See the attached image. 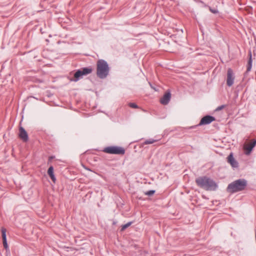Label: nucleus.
<instances>
[{"label": "nucleus", "mask_w": 256, "mask_h": 256, "mask_svg": "<svg viewBox=\"0 0 256 256\" xmlns=\"http://www.w3.org/2000/svg\"><path fill=\"white\" fill-rule=\"evenodd\" d=\"M210 11L212 12V13H214V14H216V13H218V11L217 10H212V9L211 8H210Z\"/></svg>", "instance_id": "aec40b11"}, {"label": "nucleus", "mask_w": 256, "mask_h": 256, "mask_svg": "<svg viewBox=\"0 0 256 256\" xmlns=\"http://www.w3.org/2000/svg\"><path fill=\"white\" fill-rule=\"evenodd\" d=\"M128 106L132 108H138V106L134 103H130Z\"/></svg>", "instance_id": "f3484780"}, {"label": "nucleus", "mask_w": 256, "mask_h": 256, "mask_svg": "<svg viewBox=\"0 0 256 256\" xmlns=\"http://www.w3.org/2000/svg\"><path fill=\"white\" fill-rule=\"evenodd\" d=\"M6 230L5 228H2V238L3 242V244L4 248L6 250L8 248V244L6 241Z\"/></svg>", "instance_id": "9b49d317"}, {"label": "nucleus", "mask_w": 256, "mask_h": 256, "mask_svg": "<svg viewBox=\"0 0 256 256\" xmlns=\"http://www.w3.org/2000/svg\"><path fill=\"white\" fill-rule=\"evenodd\" d=\"M196 183L198 186L207 191H214L218 188L216 182L206 176L198 178L196 180Z\"/></svg>", "instance_id": "f257e3e1"}, {"label": "nucleus", "mask_w": 256, "mask_h": 256, "mask_svg": "<svg viewBox=\"0 0 256 256\" xmlns=\"http://www.w3.org/2000/svg\"><path fill=\"white\" fill-rule=\"evenodd\" d=\"M92 72V69L90 68H82L77 70L74 74V81L76 82L81 78L82 76L87 75Z\"/></svg>", "instance_id": "39448f33"}, {"label": "nucleus", "mask_w": 256, "mask_h": 256, "mask_svg": "<svg viewBox=\"0 0 256 256\" xmlns=\"http://www.w3.org/2000/svg\"><path fill=\"white\" fill-rule=\"evenodd\" d=\"M19 138L24 142H26L28 140V136L27 132L22 126L19 129Z\"/></svg>", "instance_id": "1a4fd4ad"}, {"label": "nucleus", "mask_w": 256, "mask_h": 256, "mask_svg": "<svg viewBox=\"0 0 256 256\" xmlns=\"http://www.w3.org/2000/svg\"><path fill=\"white\" fill-rule=\"evenodd\" d=\"M228 162L234 168H237L238 166V163L234 158L232 154H230L228 157Z\"/></svg>", "instance_id": "9d476101"}, {"label": "nucleus", "mask_w": 256, "mask_h": 256, "mask_svg": "<svg viewBox=\"0 0 256 256\" xmlns=\"http://www.w3.org/2000/svg\"><path fill=\"white\" fill-rule=\"evenodd\" d=\"M170 98V92L166 93L163 97L160 99V103L162 104H166L168 103Z\"/></svg>", "instance_id": "f8f14e48"}, {"label": "nucleus", "mask_w": 256, "mask_h": 256, "mask_svg": "<svg viewBox=\"0 0 256 256\" xmlns=\"http://www.w3.org/2000/svg\"><path fill=\"white\" fill-rule=\"evenodd\" d=\"M48 174L49 175L51 180L54 182H55L56 181V178L54 174V168L52 166H50L48 170Z\"/></svg>", "instance_id": "ddd939ff"}, {"label": "nucleus", "mask_w": 256, "mask_h": 256, "mask_svg": "<svg viewBox=\"0 0 256 256\" xmlns=\"http://www.w3.org/2000/svg\"><path fill=\"white\" fill-rule=\"evenodd\" d=\"M155 142H156V140H146L144 143L145 144H152L153 143H154Z\"/></svg>", "instance_id": "2eb2a0df"}, {"label": "nucleus", "mask_w": 256, "mask_h": 256, "mask_svg": "<svg viewBox=\"0 0 256 256\" xmlns=\"http://www.w3.org/2000/svg\"><path fill=\"white\" fill-rule=\"evenodd\" d=\"M214 120L215 118L214 117L210 116H206L201 119L199 125L202 126L208 124Z\"/></svg>", "instance_id": "6e6552de"}, {"label": "nucleus", "mask_w": 256, "mask_h": 256, "mask_svg": "<svg viewBox=\"0 0 256 256\" xmlns=\"http://www.w3.org/2000/svg\"><path fill=\"white\" fill-rule=\"evenodd\" d=\"M132 224V222H129L127 224H124L122 226V230H124L126 228H128L129 226H130Z\"/></svg>", "instance_id": "4468645a"}, {"label": "nucleus", "mask_w": 256, "mask_h": 256, "mask_svg": "<svg viewBox=\"0 0 256 256\" xmlns=\"http://www.w3.org/2000/svg\"><path fill=\"white\" fill-rule=\"evenodd\" d=\"M234 75L233 70L231 68H228L226 74V84L228 86H231L234 83Z\"/></svg>", "instance_id": "0eeeda50"}, {"label": "nucleus", "mask_w": 256, "mask_h": 256, "mask_svg": "<svg viewBox=\"0 0 256 256\" xmlns=\"http://www.w3.org/2000/svg\"><path fill=\"white\" fill-rule=\"evenodd\" d=\"M256 146V139L246 140L242 148L244 154L247 156L250 155Z\"/></svg>", "instance_id": "20e7f679"}, {"label": "nucleus", "mask_w": 256, "mask_h": 256, "mask_svg": "<svg viewBox=\"0 0 256 256\" xmlns=\"http://www.w3.org/2000/svg\"><path fill=\"white\" fill-rule=\"evenodd\" d=\"M225 106H226L225 105L220 106L216 108V110L218 111V110H222V109L224 108H225Z\"/></svg>", "instance_id": "a211bd4d"}, {"label": "nucleus", "mask_w": 256, "mask_h": 256, "mask_svg": "<svg viewBox=\"0 0 256 256\" xmlns=\"http://www.w3.org/2000/svg\"><path fill=\"white\" fill-rule=\"evenodd\" d=\"M110 68L106 62L100 60L97 62V76L101 78H106L108 74Z\"/></svg>", "instance_id": "7ed1b4c3"}, {"label": "nucleus", "mask_w": 256, "mask_h": 256, "mask_svg": "<svg viewBox=\"0 0 256 256\" xmlns=\"http://www.w3.org/2000/svg\"><path fill=\"white\" fill-rule=\"evenodd\" d=\"M52 158H53V157H52V156H50V159H52Z\"/></svg>", "instance_id": "412c9836"}, {"label": "nucleus", "mask_w": 256, "mask_h": 256, "mask_svg": "<svg viewBox=\"0 0 256 256\" xmlns=\"http://www.w3.org/2000/svg\"><path fill=\"white\" fill-rule=\"evenodd\" d=\"M154 193V190H149L145 192V194L147 196H152Z\"/></svg>", "instance_id": "dca6fc26"}, {"label": "nucleus", "mask_w": 256, "mask_h": 256, "mask_svg": "<svg viewBox=\"0 0 256 256\" xmlns=\"http://www.w3.org/2000/svg\"><path fill=\"white\" fill-rule=\"evenodd\" d=\"M246 186L244 180H238L228 184L227 190L230 193L236 192L244 190Z\"/></svg>", "instance_id": "f03ea898"}, {"label": "nucleus", "mask_w": 256, "mask_h": 256, "mask_svg": "<svg viewBox=\"0 0 256 256\" xmlns=\"http://www.w3.org/2000/svg\"><path fill=\"white\" fill-rule=\"evenodd\" d=\"M104 152L110 154H124L125 152V150L121 147L109 146L105 148Z\"/></svg>", "instance_id": "423d86ee"}, {"label": "nucleus", "mask_w": 256, "mask_h": 256, "mask_svg": "<svg viewBox=\"0 0 256 256\" xmlns=\"http://www.w3.org/2000/svg\"><path fill=\"white\" fill-rule=\"evenodd\" d=\"M251 63H252V58H251V56L250 57V60L248 61V64H249V66L248 67V70H249L250 69V68H251Z\"/></svg>", "instance_id": "6ab92c4d"}]
</instances>
